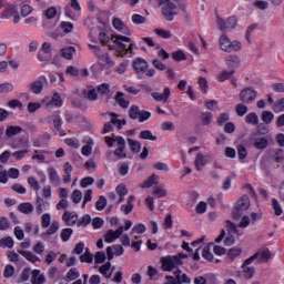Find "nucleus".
Returning <instances> with one entry per match:
<instances>
[{
    "mask_svg": "<svg viewBox=\"0 0 284 284\" xmlns=\"http://www.w3.org/2000/svg\"><path fill=\"white\" fill-rule=\"evenodd\" d=\"M111 39L113 40V43L118 45V57L133 54L136 44L132 42V39L121 34H113Z\"/></svg>",
    "mask_w": 284,
    "mask_h": 284,
    "instance_id": "nucleus-1",
    "label": "nucleus"
},
{
    "mask_svg": "<svg viewBox=\"0 0 284 284\" xmlns=\"http://www.w3.org/2000/svg\"><path fill=\"white\" fill-rule=\"evenodd\" d=\"M220 48L224 52H239L243 48V44L241 43V41L230 40L227 34L224 33L220 38Z\"/></svg>",
    "mask_w": 284,
    "mask_h": 284,
    "instance_id": "nucleus-2",
    "label": "nucleus"
},
{
    "mask_svg": "<svg viewBox=\"0 0 284 284\" xmlns=\"http://www.w3.org/2000/svg\"><path fill=\"white\" fill-rule=\"evenodd\" d=\"M162 7V16L166 21H174V17L179 14L176 12V4H174L171 0H160L159 3Z\"/></svg>",
    "mask_w": 284,
    "mask_h": 284,
    "instance_id": "nucleus-3",
    "label": "nucleus"
},
{
    "mask_svg": "<svg viewBox=\"0 0 284 284\" xmlns=\"http://www.w3.org/2000/svg\"><path fill=\"white\" fill-rule=\"evenodd\" d=\"M161 263L163 272H172V270H176L179 265H183V261L179 257H174V255L161 257Z\"/></svg>",
    "mask_w": 284,
    "mask_h": 284,
    "instance_id": "nucleus-4",
    "label": "nucleus"
},
{
    "mask_svg": "<svg viewBox=\"0 0 284 284\" xmlns=\"http://www.w3.org/2000/svg\"><path fill=\"white\" fill-rule=\"evenodd\" d=\"M256 97H258V92H256V90H254L252 87H246L240 92V101L246 105H250L253 101H256Z\"/></svg>",
    "mask_w": 284,
    "mask_h": 284,
    "instance_id": "nucleus-5",
    "label": "nucleus"
},
{
    "mask_svg": "<svg viewBox=\"0 0 284 284\" xmlns=\"http://www.w3.org/2000/svg\"><path fill=\"white\" fill-rule=\"evenodd\" d=\"M247 210H250V197L247 195H243L240 200H237L235 207L233 210L234 219L243 216V212Z\"/></svg>",
    "mask_w": 284,
    "mask_h": 284,
    "instance_id": "nucleus-6",
    "label": "nucleus"
},
{
    "mask_svg": "<svg viewBox=\"0 0 284 284\" xmlns=\"http://www.w3.org/2000/svg\"><path fill=\"white\" fill-rule=\"evenodd\" d=\"M239 21L236 20V17L232 16L226 21L223 20V18L217 17V26L221 30V32H227L230 30H234L236 28Z\"/></svg>",
    "mask_w": 284,
    "mask_h": 284,
    "instance_id": "nucleus-7",
    "label": "nucleus"
},
{
    "mask_svg": "<svg viewBox=\"0 0 284 284\" xmlns=\"http://www.w3.org/2000/svg\"><path fill=\"white\" fill-rule=\"evenodd\" d=\"M70 6L75 13H72V10H70V7H65L64 9L65 17H69V19L77 21V19L81 17V4L79 3V0H71Z\"/></svg>",
    "mask_w": 284,
    "mask_h": 284,
    "instance_id": "nucleus-8",
    "label": "nucleus"
},
{
    "mask_svg": "<svg viewBox=\"0 0 284 284\" xmlns=\"http://www.w3.org/2000/svg\"><path fill=\"white\" fill-rule=\"evenodd\" d=\"M283 161H284V152L282 149L274 150L271 153L270 165L274 170H276L277 168H281V164H276V163H283Z\"/></svg>",
    "mask_w": 284,
    "mask_h": 284,
    "instance_id": "nucleus-9",
    "label": "nucleus"
},
{
    "mask_svg": "<svg viewBox=\"0 0 284 284\" xmlns=\"http://www.w3.org/2000/svg\"><path fill=\"white\" fill-rule=\"evenodd\" d=\"M115 143L118 148L113 152L114 156L118 159H128V153H125V139H123V136H116Z\"/></svg>",
    "mask_w": 284,
    "mask_h": 284,
    "instance_id": "nucleus-10",
    "label": "nucleus"
},
{
    "mask_svg": "<svg viewBox=\"0 0 284 284\" xmlns=\"http://www.w3.org/2000/svg\"><path fill=\"white\" fill-rule=\"evenodd\" d=\"M151 97L152 99H154V101H158L159 103H168V101H170V97H172V89L165 87L162 93L152 92Z\"/></svg>",
    "mask_w": 284,
    "mask_h": 284,
    "instance_id": "nucleus-11",
    "label": "nucleus"
},
{
    "mask_svg": "<svg viewBox=\"0 0 284 284\" xmlns=\"http://www.w3.org/2000/svg\"><path fill=\"white\" fill-rule=\"evenodd\" d=\"M148 61L143 60L142 58H136L133 61V70H135L136 74H144V72H148Z\"/></svg>",
    "mask_w": 284,
    "mask_h": 284,
    "instance_id": "nucleus-12",
    "label": "nucleus"
},
{
    "mask_svg": "<svg viewBox=\"0 0 284 284\" xmlns=\"http://www.w3.org/2000/svg\"><path fill=\"white\" fill-rule=\"evenodd\" d=\"M123 234V226H120L116 231L109 230L104 235L105 243H114Z\"/></svg>",
    "mask_w": 284,
    "mask_h": 284,
    "instance_id": "nucleus-13",
    "label": "nucleus"
},
{
    "mask_svg": "<svg viewBox=\"0 0 284 284\" xmlns=\"http://www.w3.org/2000/svg\"><path fill=\"white\" fill-rule=\"evenodd\" d=\"M19 12V8L16 4H8L0 14V19H11Z\"/></svg>",
    "mask_w": 284,
    "mask_h": 284,
    "instance_id": "nucleus-14",
    "label": "nucleus"
},
{
    "mask_svg": "<svg viewBox=\"0 0 284 284\" xmlns=\"http://www.w3.org/2000/svg\"><path fill=\"white\" fill-rule=\"evenodd\" d=\"M226 67L230 70H236L241 65V58L236 54H231L225 58Z\"/></svg>",
    "mask_w": 284,
    "mask_h": 284,
    "instance_id": "nucleus-15",
    "label": "nucleus"
},
{
    "mask_svg": "<svg viewBox=\"0 0 284 284\" xmlns=\"http://www.w3.org/2000/svg\"><path fill=\"white\" fill-rule=\"evenodd\" d=\"M62 221L69 226L75 225L79 221V215L75 212L65 211L62 215Z\"/></svg>",
    "mask_w": 284,
    "mask_h": 284,
    "instance_id": "nucleus-16",
    "label": "nucleus"
},
{
    "mask_svg": "<svg viewBox=\"0 0 284 284\" xmlns=\"http://www.w3.org/2000/svg\"><path fill=\"white\" fill-rule=\"evenodd\" d=\"M112 23H113V28H115V30L123 32V34H126V37L132 36V31L130 29H128V27L125 26V22L121 21V19L114 18Z\"/></svg>",
    "mask_w": 284,
    "mask_h": 284,
    "instance_id": "nucleus-17",
    "label": "nucleus"
},
{
    "mask_svg": "<svg viewBox=\"0 0 284 284\" xmlns=\"http://www.w3.org/2000/svg\"><path fill=\"white\" fill-rule=\"evenodd\" d=\"M44 103H47L48 108L52 105H54V108H61V105H63V100L61 99V95H59V93H54L52 99H44Z\"/></svg>",
    "mask_w": 284,
    "mask_h": 284,
    "instance_id": "nucleus-18",
    "label": "nucleus"
},
{
    "mask_svg": "<svg viewBox=\"0 0 284 284\" xmlns=\"http://www.w3.org/2000/svg\"><path fill=\"white\" fill-rule=\"evenodd\" d=\"M241 254H243V248H241L239 246L230 248L229 252H227V255H226L227 256L226 257L227 263H234V260L237 256H241Z\"/></svg>",
    "mask_w": 284,
    "mask_h": 284,
    "instance_id": "nucleus-19",
    "label": "nucleus"
},
{
    "mask_svg": "<svg viewBox=\"0 0 284 284\" xmlns=\"http://www.w3.org/2000/svg\"><path fill=\"white\" fill-rule=\"evenodd\" d=\"M115 192L119 196V200L116 202V204L119 205L123 203V201H125V196H128V186L123 184H119L115 189Z\"/></svg>",
    "mask_w": 284,
    "mask_h": 284,
    "instance_id": "nucleus-20",
    "label": "nucleus"
},
{
    "mask_svg": "<svg viewBox=\"0 0 284 284\" xmlns=\"http://www.w3.org/2000/svg\"><path fill=\"white\" fill-rule=\"evenodd\" d=\"M30 92L33 94H41L43 92V81L36 80L28 85Z\"/></svg>",
    "mask_w": 284,
    "mask_h": 284,
    "instance_id": "nucleus-21",
    "label": "nucleus"
},
{
    "mask_svg": "<svg viewBox=\"0 0 284 284\" xmlns=\"http://www.w3.org/2000/svg\"><path fill=\"white\" fill-rule=\"evenodd\" d=\"M77 52V49L74 47H67L60 50V54L63 59H67L68 61H72V58L74 57Z\"/></svg>",
    "mask_w": 284,
    "mask_h": 284,
    "instance_id": "nucleus-22",
    "label": "nucleus"
},
{
    "mask_svg": "<svg viewBox=\"0 0 284 284\" xmlns=\"http://www.w3.org/2000/svg\"><path fill=\"white\" fill-rule=\"evenodd\" d=\"M207 165V156L203 155V153H197L195 158V168L201 172L203 168Z\"/></svg>",
    "mask_w": 284,
    "mask_h": 284,
    "instance_id": "nucleus-23",
    "label": "nucleus"
},
{
    "mask_svg": "<svg viewBox=\"0 0 284 284\" xmlns=\"http://www.w3.org/2000/svg\"><path fill=\"white\" fill-rule=\"evenodd\" d=\"M31 283L32 284H44L45 283V276L41 275V271L33 270L31 275Z\"/></svg>",
    "mask_w": 284,
    "mask_h": 284,
    "instance_id": "nucleus-24",
    "label": "nucleus"
},
{
    "mask_svg": "<svg viewBox=\"0 0 284 284\" xmlns=\"http://www.w3.org/2000/svg\"><path fill=\"white\" fill-rule=\"evenodd\" d=\"M134 195H130L128 199V203L121 206V212H123L124 214H130L132 210H134Z\"/></svg>",
    "mask_w": 284,
    "mask_h": 284,
    "instance_id": "nucleus-25",
    "label": "nucleus"
},
{
    "mask_svg": "<svg viewBox=\"0 0 284 284\" xmlns=\"http://www.w3.org/2000/svg\"><path fill=\"white\" fill-rule=\"evenodd\" d=\"M123 92L118 91L115 94V101L120 105V108H123V110H128L130 108V101L125 100Z\"/></svg>",
    "mask_w": 284,
    "mask_h": 284,
    "instance_id": "nucleus-26",
    "label": "nucleus"
},
{
    "mask_svg": "<svg viewBox=\"0 0 284 284\" xmlns=\"http://www.w3.org/2000/svg\"><path fill=\"white\" fill-rule=\"evenodd\" d=\"M23 132V128L19 125H10L7 128L6 135L8 139H12V136H17V134H21Z\"/></svg>",
    "mask_w": 284,
    "mask_h": 284,
    "instance_id": "nucleus-27",
    "label": "nucleus"
},
{
    "mask_svg": "<svg viewBox=\"0 0 284 284\" xmlns=\"http://www.w3.org/2000/svg\"><path fill=\"white\" fill-rule=\"evenodd\" d=\"M255 274H256V268L250 267V266L242 267V276L246 281H252V278H254Z\"/></svg>",
    "mask_w": 284,
    "mask_h": 284,
    "instance_id": "nucleus-28",
    "label": "nucleus"
},
{
    "mask_svg": "<svg viewBox=\"0 0 284 284\" xmlns=\"http://www.w3.org/2000/svg\"><path fill=\"white\" fill-rule=\"evenodd\" d=\"M19 254H21V256L27 258V261H29L30 263H39V261H41L39 256H37L34 253L30 251H19Z\"/></svg>",
    "mask_w": 284,
    "mask_h": 284,
    "instance_id": "nucleus-29",
    "label": "nucleus"
},
{
    "mask_svg": "<svg viewBox=\"0 0 284 284\" xmlns=\"http://www.w3.org/2000/svg\"><path fill=\"white\" fill-rule=\"evenodd\" d=\"M18 210L22 214H32V212H34V206L30 202H24L18 205Z\"/></svg>",
    "mask_w": 284,
    "mask_h": 284,
    "instance_id": "nucleus-30",
    "label": "nucleus"
},
{
    "mask_svg": "<svg viewBox=\"0 0 284 284\" xmlns=\"http://www.w3.org/2000/svg\"><path fill=\"white\" fill-rule=\"evenodd\" d=\"M235 72H236V70H234V69H230L229 71L224 70L219 74L217 80L220 81V83H223L224 81H227V79H232V77H234Z\"/></svg>",
    "mask_w": 284,
    "mask_h": 284,
    "instance_id": "nucleus-31",
    "label": "nucleus"
},
{
    "mask_svg": "<svg viewBox=\"0 0 284 284\" xmlns=\"http://www.w3.org/2000/svg\"><path fill=\"white\" fill-rule=\"evenodd\" d=\"M52 119H53V126L58 132H60V136H65V132L61 130L63 125V119H61L59 115H53Z\"/></svg>",
    "mask_w": 284,
    "mask_h": 284,
    "instance_id": "nucleus-32",
    "label": "nucleus"
},
{
    "mask_svg": "<svg viewBox=\"0 0 284 284\" xmlns=\"http://www.w3.org/2000/svg\"><path fill=\"white\" fill-rule=\"evenodd\" d=\"M139 139H142L143 141H156L159 138L152 134V131L144 130L139 133Z\"/></svg>",
    "mask_w": 284,
    "mask_h": 284,
    "instance_id": "nucleus-33",
    "label": "nucleus"
},
{
    "mask_svg": "<svg viewBox=\"0 0 284 284\" xmlns=\"http://www.w3.org/2000/svg\"><path fill=\"white\" fill-rule=\"evenodd\" d=\"M153 195L155 196V199H163L168 196V190H165L164 185L155 186L153 190Z\"/></svg>",
    "mask_w": 284,
    "mask_h": 284,
    "instance_id": "nucleus-34",
    "label": "nucleus"
},
{
    "mask_svg": "<svg viewBox=\"0 0 284 284\" xmlns=\"http://www.w3.org/2000/svg\"><path fill=\"white\" fill-rule=\"evenodd\" d=\"M0 247L12 250L14 247V240L11 236L0 239Z\"/></svg>",
    "mask_w": 284,
    "mask_h": 284,
    "instance_id": "nucleus-35",
    "label": "nucleus"
},
{
    "mask_svg": "<svg viewBox=\"0 0 284 284\" xmlns=\"http://www.w3.org/2000/svg\"><path fill=\"white\" fill-rule=\"evenodd\" d=\"M126 141L131 152H134L135 154L141 152V142L132 140L130 138Z\"/></svg>",
    "mask_w": 284,
    "mask_h": 284,
    "instance_id": "nucleus-36",
    "label": "nucleus"
},
{
    "mask_svg": "<svg viewBox=\"0 0 284 284\" xmlns=\"http://www.w3.org/2000/svg\"><path fill=\"white\" fill-rule=\"evenodd\" d=\"M141 114V109L139 105H131L129 109V118L132 119V121L139 120V116Z\"/></svg>",
    "mask_w": 284,
    "mask_h": 284,
    "instance_id": "nucleus-37",
    "label": "nucleus"
},
{
    "mask_svg": "<svg viewBox=\"0 0 284 284\" xmlns=\"http://www.w3.org/2000/svg\"><path fill=\"white\" fill-rule=\"evenodd\" d=\"M267 145H270V141L265 138H257L254 141V148H256V150H265Z\"/></svg>",
    "mask_w": 284,
    "mask_h": 284,
    "instance_id": "nucleus-38",
    "label": "nucleus"
},
{
    "mask_svg": "<svg viewBox=\"0 0 284 284\" xmlns=\"http://www.w3.org/2000/svg\"><path fill=\"white\" fill-rule=\"evenodd\" d=\"M83 94L89 101H97V99H99V93H97V89L94 88L84 90Z\"/></svg>",
    "mask_w": 284,
    "mask_h": 284,
    "instance_id": "nucleus-39",
    "label": "nucleus"
},
{
    "mask_svg": "<svg viewBox=\"0 0 284 284\" xmlns=\"http://www.w3.org/2000/svg\"><path fill=\"white\" fill-rule=\"evenodd\" d=\"M72 234H74L72 229H63L60 233V239L63 243H68V241H70L72 237Z\"/></svg>",
    "mask_w": 284,
    "mask_h": 284,
    "instance_id": "nucleus-40",
    "label": "nucleus"
},
{
    "mask_svg": "<svg viewBox=\"0 0 284 284\" xmlns=\"http://www.w3.org/2000/svg\"><path fill=\"white\" fill-rule=\"evenodd\" d=\"M59 232V222L53 221L50 227L42 234V236H52V234H57Z\"/></svg>",
    "mask_w": 284,
    "mask_h": 284,
    "instance_id": "nucleus-41",
    "label": "nucleus"
},
{
    "mask_svg": "<svg viewBox=\"0 0 284 284\" xmlns=\"http://www.w3.org/2000/svg\"><path fill=\"white\" fill-rule=\"evenodd\" d=\"M255 254H258L257 258L260 263H267V260L272 258V252H270V250H264Z\"/></svg>",
    "mask_w": 284,
    "mask_h": 284,
    "instance_id": "nucleus-42",
    "label": "nucleus"
},
{
    "mask_svg": "<svg viewBox=\"0 0 284 284\" xmlns=\"http://www.w3.org/2000/svg\"><path fill=\"white\" fill-rule=\"evenodd\" d=\"M111 267H112V263L106 262L99 268V272H100V274H102V276H105V278H111L112 273L108 274L110 272Z\"/></svg>",
    "mask_w": 284,
    "mask_h": 284,
    "instance_id": "nucleus-43",
    "label": "nucleus"
},
{
    "mask_svg": "<svg viewBox=\"0 0 284 284\" xmlns=\"http://www.w3.org/2000/svg\"><path fill=\"white\" fill-rule=\"evenodd\" d=\"M245 123L248 125H258V114L251 112L245 116Z\"/></svg>",
    "mask_w": 284,
    "mask_h": 284,
    "instance_id": "nucleus-44",
    "label": "nucleus"
},
{
    "mask_svg": "<svg viewBox=\"0 0 284 284\" xmlns=\"http://www.w3.org/2000/svg\"><path fill=\"white\" fill-rule=\"evenodd\" d=\"M261 119L263 123H265L266 125H270L272 121H274V113H272V111H263Z\"/></svg>",
    "mask_w": 284,
    "mask_h": 284,
    "instance_id": "nucleus-45",
    "label": "nucleus"
},
{
    "mask_svg": "<svg viewBox=\"0 0 284 284\" xmlns=\"http://www.w3.org/2000/svg\"><path fill=\"white\" fill-rule=\"evenodd\" d=\"M105 205H108V200L105 196L100 195L95 202V210H98V212H103V210H105Z\"/></svg>",
    "mask_w": 284,
    "mask_h": 284,
    "instance_id": "nucleus-46",
    "label": "nucleus"
},
{
    "mask_svg": "<svg viewBox=\"0 0 284 284\" xmlns=\"http://www.w3.org/2000/svg\"><path fill=\"white\" fill-rule=\"evenodd\" d=\"M159 175L156 174H152L146 181H144V183L141 185V187H152V185H156Z\"/></svg>",
    "mask_w": 284,
    "mask_h": 284,
    "instance_id": "nucleus-47",
    "label": "nucleus"
},
{
    "mask_svg": "<svg viewBox=\"0 0 284 284\" xmlns=\"http://www.w3.org/2000/svg\"><path fill=\"white\" fill-rule=\"evenodd\" d=\"M154 33L160 37L161 39H171L172 38V32L170 30L165 29H154Z\"/></svg>",
    "mask_w": 284,
    "mask_h": 284,
    "instance_id": "nucleus-48",
    "label": "nucleus"
},
{
    "mask_svg": "<svg viewBox=\"0 0 284 284\" xmlns=\"http://www.w3.org/2000/svg\"><path fill=\"white\" fill-rule=\"evenodd\" d=\"M50 223H52V216L50 213H44L41 216V227H43V230H48V227H50Z\"/></svg>",
    "mask_w": 284,
    "mask_h": 284,
    "instance_id": "nucleus-49",
    "label": "nucleus"
},
{
    "mask_svg": "<svg viewBox=\"0 0 284 284\" xmlns=\"http://www.w3.org/2000/svg\"><path fill=\"white\" fill-rule=\"evenodd\" d=\"M81 263H92L94 261V256L90 253V248H85L84 254L80 256Z\"/></svg>",
    "mask_w": 284,
    "mask_h": 284,
    "instance_id": "nucleus-50",
    "label": "nucleus"
},
{
    "mask_svg": "<svg viewBox=\"0 0 284 284\" xmlns=\"http://www.w3.org/2000/svg\"><path fill=\"white\" fill-rule=\"evenodd\" d=\"M200 119L203 125H210V123H212V119H214V115L210 112H203L201 113Z\"/></svg>",
    "mask_w": 284,
    "mask_h": 284,
    "instance_id": "nucleus-51",
    "label": "nucleus"
},
{
    "mask_svg": "<svg viewBox=\"0 0 284 284\" xmlns=\"http://www.w3.org/2000/svg\"><path fill=\"white\" fill-rule=\"evenodd\" d=\"M81 274L77 267L70 268L67 273V281H77Z\"/></svg>",
    "mask_w": 284,
    "mask_h": 284,
    "instance_id": "nucleus-52",
    "label": "nucleus"
},
{
    "mask_svg": "<svg viewBox=\"0 0 284 284\" xmlns=\"http://www.w3.org/2000/svg\"><path fill=\"white\" fill-rule=\"evenodd\" d=\"M32 161H39V163H43V161H45V151L36 150L34 154L32 155Z\"/></svg>",
    "mask_w": 284,
    "mask_h": 284,
    "instance_id": "nucleus-53",
    "label": "nucleus"
},
{
    "mask_svg": "<svg viewBox=\"0 0 284 284\" xmlns=\"http://www.w3.org/2000/svg\"><path fill=\"white\" fill-rule=\"evenodd\" d=\"M92 222V217L90 216V214H85L84 216H82L78 222H77V226L78 227H85L87 225H90V223Z\"/></svg>",
    "mask_w": 284,
    "mask_h": 284,
    "instance_id": "nucleus-54",
    "label": "nucleus"
},
{
    "mask_svg": "<svg viewBox=\"0 0 284 284\" xmlns=\"http://www.w3.org/2000/svg\"><path fill=\"white\" fill-rule=\"evenodd\" d=\"M235 112H236L237 116H245V114H247V105L245 103L236 104Z\"/></svg>",
    "mask_w": 284,
    "mask_h": 284,
    "instance_id": "nucleus-55",
    "label": "nucleus"
},
{
    "mask_svg": "<svg viewBox=\"0 0 284 284\" xmlns=\"http://www.w3.org/2000/svg\"><path fill=\"white\" fill-rule=\"evenodd\" d=\"M81 199H83V193H81L80 190H74L71 194V200L75 205H79L81 203Z\"/></svg>",
    "mask_w": 284,
    "mask_h": 284,
    "instance_id": "nucleus-56",
    "label": "nucleus"
},
{
    "mask_svg": "<svg viewBox=\"0 0 284 284\" xmlns=\"http://www.w3.org/2000/svg\"><path fill=\"white\" fill-rule=\"evenodd\" d=\"M272 207L274 210L275 216H281V214H283V207L278 203V200L272 199Z\"/></svg>",
    "mask_w": 284,
    "mask_h": 284,
    "instance_id": "nucleus-57",
    "label": "nucleus"
},
{
    "mask_svg": "<svg viewBox=\"0 0 284 284\" xmlns=\"http://www.w3.org/2000/svg\"><path fill=\"white\" fill-rule=\"evenodd\" d=\"M12 90H14V85L10 82L0 84V94H8V92H12Z\"/></svg>",
    "mask_w": 284,
    "mask_h": 284,
    "instance_id": "nucleus-58",
    "label": "nucleus"
},
{
    "mask_svg": "<svg viewBox=\"0 0 284 284\" xmlns=\"http://www.w3.org/2000/svg\"><path fill=\"white\" fill-rule=\"evenodd\" d=\"M131 21H132V23H134V26H143V23H145V17H143L139 13H134L131 17Z\"/></svg>",
    "mask_w": 284,
    "mask_h": 284,
    "instance_id": "nucleus-59",
    "label": "nucleus"
},
{
    "mask_svg": "<svg viewBox=\"0 0 284 284\" xmlns=\"http://www.w3.org/2000/svg\"><path fill=\"white\" fill-rule=\"evenodd\" d=\"M30 276H32V268L30 267L24 268L20 276V283H26L27 281H30Z\"/></svg>",
    "mask_w": 284,
    "mask_h": 284,
    "instance_id": "nucleus-60",
    "label": "nucleus"
},
{
    "mask_svg": "<svg viewBox=\"0 0 284 284\" xmlns=\"http://www.w3.org/2000/svg\"><path fill=\"white\" fill-rule=\"evenodd\" d=\"M98 92L99 94H102L103 97H109L110 95V84L108 83H102L98 87Z\"/></svg>",
    "mask_w": 284,
    "mask_h": 284,
    "instance_id": "nucleus-61",
    "label": "nucleus"
},
{
    "mask_svg": "<svg viewBox=\"0 0 284 284\" xmlns=\"http://www.w3.org/2000/svg\"><path fill=\"white\" fill-rule=\"evenodd\" d=\"M152 116V112L146 110L140 111V116L138 118L139 123H145V121H149V119Z\"/></svg>",
    "mask_w": 284,
    "mask_h": 284,
    "instance_id": "nucleus-62",
    "label": "nucleus"
},
{
    "mask_svg": "<svg viewBox=\"0 0 284 284\" xmlns=\"http://www.w3.org/2000/svg\"><path fill=\"white\" fill-rule=\"evenodd\" d=\"M237 156L240 161H245L247 159V149L244 145H237Z\"/></svg>",
    "mask_w": 284,
    "mask_h": 284,
    "instance_id": "nucleus-63",
    "label": "nucleus"
},
{
    "mask_svg": "<svg viewBox=\"0 0 284 284\" xmlns=\"http://www.w3.org/2000/svg\"><path fill=\"white\" fill-rule=\"evenodd\" d=\"M273 112H276L277 114L280 112H284V98L280 99L273 106Z\"/></svg>",
    "mask_w": 284,
    "mask_h": 284,
    "instance_id": "nucleus-64",
    "label": "nucleus"
}]
</instances>
